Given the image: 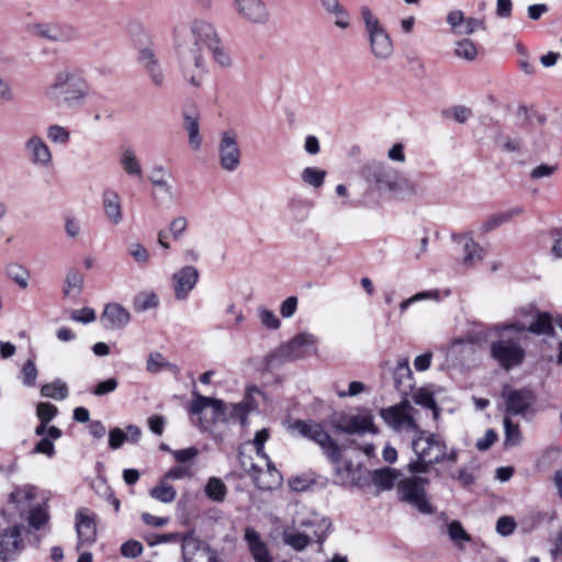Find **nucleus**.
Here are the masks:
<instances>
[{
  "label": "nucleus",
  "mask_w": 562,
  "mask_h": 562,
  "mask_svg": "<svg viewBox=\"0 0 562 562\" xmlns=\"http://www.w3.org/2000/svg\"><path fill=\"white\" fill-rule=\"evenodd\" d=\"M173 46L183 78L193 87H200L207 71L204 50L213 63L222 69H228L234 61L226 49L216 27L204 19H194L173 31Z\"/></svg>",
  "instance_id": "obj_1"
},
{
  "label": "nucleus",
  "mask_w": 562,
  "mask_h": 562,
  "mask_svg": "<svg viewBox=\"0 0 562 562\" xmlns=\"http://www.w3.org/2000/svg\"><path fill=\"white\" fill-rule=\"evenodd\" d=\"M412 449L416 457L407 464V470L412 474L428 473L432 465L446 461L456 463L459 457V450L449 449L440 435L420 428L414 434Z\"/></svg>",
  "instance_id": "obj_2"
},
{
  "label": "nucleus",
  "mask_w": 562,
  "mask_h": 562,
  "mask_svg": "<svg viewBox=\"0 0 562 562\" xmlns=\"http://www.w3.org/2000/svg\"><path fill=\"white\" fill-rule=\"evenodd\" d=\"M330 521L317 514H311L306 518H293L292 526L282 530V541L295 552H303L311 543H318V551L330 529Z\"/></svg>",
  "instance_id": "obj_3"
},
{
  "label": "nucleus",
  "mask_w": 562,
  "mask_h": 562,
  "mask_svg": "<svg viewBox=\"0 0 562 562\" xmlns=\"http://www.w3.org/2000/svg\"><path fill=\"white\" fill-rule=\"evenodd\" d=\"M89 93V85L77 74L61 70L56 74L54 81L46 88V98L59 108H81Z\"/></svg>",
  "instance_id": "obj_4"
},
{
  "label": "nucleus",
  "mask_w": 562,
  "mask_h": 562,
  "mask_svg": "<svg viewBox=\"0 0 562 562\" xmlns=\"http://www.w3.org/2000/svg\"><path fill=\"white\" fill-rule=\"evenodd\" d=\"M361 19L371 55L376 60H387L394 53L393 41L379 18L368 7H361Z\"/></svg>",
  "instance_id": "obj_5"
},
{
  "label": "nucleus",
  "mask_w": 562,
  "mask_h": 562,
  "mask_svg": "<svg viewBox=\"0 0 562 562\" xmlns=\"http://www.w3.org/2000/svg\"><path fill=\"white\" fill-rule=\"evenodd\" d=\"M317 346L318 338L314 334L302 331L270 353L267 361L270 366L295 361L308 355H316Z\"/></svg>",
  "instance_id": "obj_6"
},
{
  "label": "nucleus",
  "mask_w": 562,
  "mask_h": 562,
  "mask_svg": "<svg viewBox=\"0 0 562 562\" xmlns=\"http://www.w3.org/2000/svg\"><path fill=\"white\" fill-rule=\"evenodd\" d=\"M26 527L22 522H7L5 517L0 516V560L13 561L26 548L23 538Z\"/></svg>",
  "instance_id": "obj_7"
},
{
  "label": "nucleus",
  "mask_w": 562,
  "mask_h": 562,
  "mask_svg": "<svg viewBox=\"0 0 562 562\" xmlns=\"http://www.w3.org/2000/svg\"><path fill=\"white\" fill-rule=\"evenodd\" d=\"M27 32L52 43L67 44L79 40L78 29L67 22H33L27 25Z\"/></svg>",
  "instance_id": "obj_8"
},
{
  "label": "nucleus",
  "mask_w": 562,
  "mask_h": 562,
  "mask_svg": "<svg viewBox=\"0 0 562 562\" xmlns=\"http://www.w3.org/2000/svg\"><path fill=\"white\" fill-rule=\"evenodd\" d=\"M417 411L407 401L380 409L384 423L396 432H416L419 427L415 414Z\"/></svg>",
  "instance_id": "obj_9"
},
{
  "label": "nucleus",
  "mask_w": 562,
  "mask_h": 562,
  "mask_svg": "<svg viewBox=\"0 0 562 562\" xmlns=\"http://www.w3.org/2000/svg\"><path fill=\"white\" fill-rule=\"evenodd\" d=\"M429 480L423 476L405 477L398 481L397 492L401 501L416 507L423 514H432L434 507L429 503L425 487Z\"/></svg>",
  "instance_id": "obj_10"
},
{
  "label": "nucleus",
  "mask_w": 562,
  "mask_h": 562,
  "mask_svg": "<svg viewBox=\"0 0 562 562\" xmlns=\"http://www.w3.org/2000/svg\"><path fill=\"white\" fill-rule=\"evenodd\" d=\"M291 429L317 443L327 459L336 458L338 443L331 438L321 423L315 420L296 419Z\"/></svg>",
  "instance_id": "obj_11"
},
{
  "label": "nucleus",
  "mask_w": 562,
  "mask_h": 562,
  "mask_svg": "<svg viewBox=\"0 0 562 562\" xmlns=\"http://www.w3.org/2000/svg\"><path fill=\"white\" fill-rule=\"evenodd\" d=\"M217 151L222 169L233 172L239 167L241 150L238 145L237 133L235 131L227 130L221 134Z\"/></svg>",
  "instance_id": "obj_12"
},
{
  "label": "nucleus",
  "mask_w": 562,
  "mask_h": 562,
  "mask_svg": "<svg viewBox=\"0 0 562 562\" xmlns=\"http://www.w3.org/2000/svg\"><path fill=\"white\" fill-rule=\"evenodd\" d=\"M181 553L183 562H222L215 550L191 533L181 538Z\"/></svg>",
  "instance_id": "obj_13"
},
{
  "label": "nucleus",
  "mask_w": 562,
  "mask_h": 562,
  "mask_svg": "<svg viewBox=\"0 0 562 562\" xmlns=\"http://www.w3.org/2000/svg\"><path fill=\"white\" fill-rule=\"evenodd\" d=\"M24 151L30 164L41 170H50L54 167V156L52 149L37 134L31 135L24 142Z\"/></svg>",
  "instance_id": "obj_14"
},
{
  "label": "nucleus",
  "mask_w": 562,
  "mask_h": 562,
  "mask_svg": "<svg viewBox=\"0 0 562 562\" xmlns=\"http://www.w3.org/2000/svg\"><path fill=\"white\" fill-rule=\"evenodd\" d=\"M492 357L506 370L521 363L524 349L514 340H497L491 345Z\"/></svg>",
  "instance_id": "obj_15"
},
{
  "label": "nucleus",
  "mask_w": 562,
  "mask_h": 562,
  "mask_svg": "<svg viewBox=\"0 0 562 562\" xmlns=\"http://www.w3.org/2000/svg\"><path fill=\"white\" fill-rule=\"evenodd\" d=\"M398 171L382 162H371L364 168V175L369 182L374 183L380 192L392 193Z\"/></svg>",
  "instance_id": "obj_16"
},
{
  "label": "nucleus",
  "mask_w": 562,
  "mask_h": 562,
  "mask_svg": "<svg viewBox=\"0 0 562 562\" xmlns=\"http://www.w3.org/2000/svg\"><path fill=\"white\" fill-rule=\"evenodd\" d=\"M331 426L337 431L345 434H376L378 431L373 423V416L369 412L353 416L342 415L335 419Z\"/></svg>",
  "instance_id": "obj_17"
},
{
  "label": "nucleus",
  "mask_w": 562,
  "mask_h": 562,
  "mask_svg": "<svg viewBox=\"0 0 562 562\" xmlns=\"http://www.w3.org/2000/svg\"><path fill=\"white\" fill-rule=\"evenodd\" d=\"M192 394L194 398L190 404V415L200 416L205 408L210 407L213 413V422H229V417H227L229 404L225 403L222 400L203 396L195 391H193Z\"/></svg>",
  "instance_id": "obj_18"
},
{
  "label": "nucleus",
  "mask_w": 562,
  "mask_h": 562,
  "mask_svg": "<svg viewBox=\"0 0 562 562\" xmlns=\"http://www.w3.org/2000/svg\"><path fill=\"white\" fill-rule=\"evenodd\" d=\"M237 15L251 24H266L270 14L263 0H233Z\"/></svg>",
  "instance_id": "obj_19"
},
{
  "label": "nucleus",
  "mask_w": 562,
  "mask_h": 562,
  "mask_svg": "<svg viewBox=\"0 0 562 562\" xmlns=\"http://www.w3.org/2000/svg\"><path fill=\"white\" fill-rule=\"evenodd\" d=\"M76 532L78 537L77 550L83 546H91L97 540L95 514L81 508L76 514Z\"/></svg>",
  "instance_id": "obj_20"
},
{
  "label": "nucleus",
  "mask_w": 562,
  "mask_h": 562,
  "mask_svg": "<svg viewBox=\"0 0 562 562\" xmlns=\"http://www.w3.org/2000/svg\"><path fill=\"white\" fill-rule=\"evenodd\" d=\"M447 23L456 35H471L479 30H486L483 18L465 16L461 10L450 11L447 15Z\"/></svg>",
  "instance_id": "obj_21"
},
{
  "label": "nucleus",
  "mask_w": 562,
  "mask_h": 562,
  "mask_svg": "<svg viewBox=\"0 0 562 562\" xmlns=\"http://www.w3.org/2000/svg\"><path fill=\"white\" fill-rule=\"evenodd\" d=\"M200 273L193 266H184L172 274L175 297L183 301L198 283Z\"/></svg>",
  "instance_id": "obj_22"
},
{
  "label": "nucleus",
  "mask_w": 562,
  "mask_h": 562,
  "mask_svg": "<svg viewBox=\"0 0 562 562\" xmlns=\"http://www.w3.org/2000/svg\"><path fill=\"white\" fill-rule=\"evenodd\" d=\"M131 321V313L119 303H109L104 306L100 322L105 329H123Z\"/></svg>",
  "instance_id": "obj_23"
},
{
  "label": "nucleus",
  "mask_w": 562,
  "mask_h": 562,
  "mask_svg": "<svg viewBox=\"0 0 562 562\" xmlns=\"http://www.w3.org/2000/svg\"><path fill=\"white\" fill-rule=\"evenodd\" d=\"M502 396L506 402V411L509 414H524L532 402V393L528 390H514L506 385L503 389Z\"/></svg>",
  "instance_id": "obj_24"
},
{
  "label": "nucleus",
  "mask_w": 562,
  "mask_h": 562,
  "mask_svg": "<svg viewBox=\"0 0 562 562\" xmlns=\"http://www.w3.org/2000/svg\"><path fill=\"white\" fill-rule=\"evenodd\" d=\"M244 539L248 550L256 562H273L268 543L261 535L251 527L245 529Z\"/></svg>",
  "instance_id": "obj_25"
},
{
  "label": "nucleus",
  "mask_w": 562,
  "mask_h": 562,
  "mask_svg": "<svg viewBox=\"0 0 562 562\" xmlns=\"http://www.w3.org/2000/svg\"><path fill=\"white\" fill-rule=\"evenodd\" d=\"M182 126L188 133L189 145L192 149L198 150L202 145L200 135V112L195 106H190L182 112Z\"/></svg>",
  "instance_id": "obj_26"
},
{
  "label": "nucleus",
  "mask_w": 562,
  "mask_h": 562,
  "mask_svg": "<svg viewBox=\"0 0 562 562\" xmlns=\"http://www.w3.org/2000/svg\"><path fill=\"white\" fill-rule=\"evenodd\" d=\"M424 193L422 179L419 177H407L398 173L394 189L391 193L396 199H411Z\"/></svg>",
  "instance_id": "obj_27"
},
{
  "label": "nucleus",
  "mask_w": 562,
  "mask_h": 562,
  "mask_svg": "<svg viewBox=\"0 0 562 562\" xmlns=\"http://www.w3.org/2000/svg\"><path fill=\"white\" fill-rule=\"evenodd\" d=\"M505 328L515 329L517 331L528 330L537 335H549L553 333L551 317L547 313L537 314L536 318L529 325L520 322H515L505 326Z\"/></svg>",
  "instance_id": "obj_28"
},
{
  "label": "nucleus",
  "mask_w": 562,
  "mask_h": 562,
  "mask_svg": "<svg viewBox=\"0 0 562 562\" xmlns=\"http://www.w3.org/2000/svg\"><path fill=\"white\" fill-rule=\"evenodd\" d=\"M26 521L29 524V528H26V532L33 531H48L49 530V521L50 514L48 510V505L46 502L42 504H37L30 508Z\"/></svg>",
  "instance_id": "obj_29"
},
{
  "label": "nucleus",
  "mask_w": 562,
  "mask_h": 562,
  "mask_svg": "<svg viewBox=\"0 0 562 562\" xmlns=\"http://www.w3.org/2000/svg\"><path fill=\"white\" fill-rule=\"evenodd\" d=\"M334 467L335 482L340 485H347L355 481L356 469L352 461L342 458L341 448L337 449L336 458L328 459Z\"/></svg>",
  "instance_id": "obj_30"
},
{
  "label": "nucleus",
  "mask_w": 562,
  "mask_h": 562,
  "mask_svg": "<svg viewBox=\"0 0 562 562\" xmlns=\"http://www.w3.org/2000/svg\"><path fill=\"white\" fill-rule=\"evenodd\" d=\"M38 497V488L34 485L25 484L16 486L9 494L8 502L15 505L18 509L24 510L31 507L32 503Z\"/></svg>",
  "instance_id": "obj_31"
},
{
  "label": "nucleus",
  "mask_w": 562,
  "mask_h": 562,
  "mask_svg": "<svg viewBox=\"0 0 562 562\" xmlns=\"http://www.w3.org/2000/svg\"><path fill=\"white\" fill-rule=\"evenodd\" d=\"M102 204L106 218L114 225L120 224L123 213L119 194L114 190H105L102 194Z\"/></svg>",
  "instance_id": "obj_32"
},
{
  "label": "nucleus",
  "mask_w": 562,
  "mask_h": 562,
  "mask_svg": "<svg viewBox=\"0 0 562 562\" xmlns=\"http://www.w3.org/2000/svg\"><path fill=\"white\" fill-rule=\"evenodd\" d=\"M120 165L126 175L130 177L140 179L143 177V169L136 153L133 148H125L120 156Z\"/></svg>",
  "instance_id": "obj_33"
},
{
  "label": "nucleus",
  "mask_w": 562,
  "mask_h": 562,
  "mask_svg": "<svg viewBox=\"0 0 562 562\" xmlns=\"http://www.w3.org/2000/svg\"><path fill=\"white\" fill-rule=\"evenodd\" d=\"M169 173L164 166H155L148 177L149 182L159 189L168 198H172V187L169 182Z\"/></svg>",
  "instance_id": "obj_34"
},
{
  "label": "nucleus",
  "mask_w": 562,
  "mask_h": 562,
  "mask_svg": "<svg viewBox=\"0 0 562 562\" xmlns=\"http://www.w3.org/2000/svg\"><path fill=\"white\" fill-rule=\"evenodd\" d=\"M400 477V471L391 468H384L373 472L372 482L382 490H390L396 482L398 483Z\"/></svg>",
  "instance_id": "obj_35"
},
{
  "label": "nucleus",
  "mask_w": 562,
  "mask_h": 562,
  "mask_svg": "<svg viewBox=\"0 0 562 562\" xmlns=\"http://www.w3.org/2000/svg\"><path fill=\"white\" fill-rule=\"evenodd\" d=\"M83 276L79 271H69L65 279L63 293L67 297L77 299L80 296L83 288Z\"/></svg>",
  "instance_id": "obj_36"
},
{
  "label": "nucleus",
  "mask_w": 562,
  "mask_h": 562,
  "mask_svg": "<svg viewBox=\"0 0 562 562\" xmlns=\"http://www.w3.org/2000/svg\"><path fill=\"white\" fill-rule=\"evenodd\" d=\"M149 495L160 503L170 504L176 499L177 491L168 483V481L161 479L153 488H150Z\"/></svg>",
  "instance_id": "obj_37"
},
{
  "label": "nucleus",
  "mask_w": 562,
  "mask_h": 562,
  "mask_svg": "<svg viewBox=\"0 0 562 562\" xmlns=\"http://www.w3.org/2000/svg\"><path fill=\"white\" fill-rule=\"evenodd\" d=\"M521 213L522 209L517 206L505 212L493 214L483 223L482 229L484 232H490L504 223L509 222L514 216H518Z\"/></svg>",
  "instance_id": "obj_38"
},
{
  "label": "nucleus",
  "mask_w": 562,
  "mask_h": 562,
  "mask_svg": "<svg viewBox=\"0 0 562 562\" xmlns=\"http://www.w3.org/2000/svg\"><path fill=\"white\" fill-rule=\"evenodd\" d=\"M326 175L327 172L324 169L306 167L301 172V179L305 184L319 189L324 184Z\"/></svg>",
  "instance_id": "obj_39"
},
{
  "label": "nucleus",
  "mask_w": 562,
  "mask_h": 562,
  "mask_svg": "<svg viewBox=\"0 0 562 562\" xmlns=\"http://www.w3.org/2000/svg\"><path fill=\"white\" fill-rule=\"evenodd\" d=\"M41 394L44 397L54 400H65L68 396V386L65 382L57 379L52 383L44 384L41 389Z\"/></svg>",
  "instance_id": "obj_40"
},
{
  "label": "nucleus",
  "mask_w": 562,
  "mask_h": 562,
  "mask_svg": "<svg viewBox=\"0 0 562 562\" xmlns=\"http://www.w3.org/2000/svg\"><path fill=\"white\" fill-rule=\"evenodd\" d=\"M280 481V473L270 464H268L267 473L261 472L259 476L255 477L256 485L261 490H271L279 485Z\"/></svg>",
  "instance_id": "obj_41"
},
{
  "label": "nucleus",
  "mask_w": 562,
  "mask_h": 562,
  "mask_svg": "<svg viewBox=\"0 0 562 562\" xmlns=\"http://www.w3.org/2000/svg\"><path fill=\"white\" fill-rule=\"evenodd\" d=\"M204 491L207 497L215 502H223L227 493L225 484L217 477H211Z\"/></svg>",
  "instance_id": "obj_42"
},
{
  "label": "nucleus",
  "mask_w": 562,
  "mask_h": 562,
  "mask_svg": "<svg viewBox=\"0 0 562 562\" xmlns=\"http://www.w3.org/2000/svg\"><path fill=\"white\" fill-rule=\"evenodd\" d=\"M454 55L458 58L465 59L468 61H472L477 56V48L473 41L469 38H463L456 43Z\"/></svg>",
  "instance_id": "obj_43"
},
{
  "label": "nucleus",
  "mask_w": 562,
  "mask_h": 562,
  "mask_svg": "<svg viewBox=\"0 0 562 562\" xmlns=\"http://www.w3.org/2000/svg\"><path fill=\"white\" fill-rule=\"evenodd\" d=\"M414 402L420 406L432 411L434 418L439 416V407L437 406L434 395L427 389H419L413 395Z\"/></svg>",
  "instance_id": "obj_44"
},
{
  "label": "nucleus",
  "mask_w": 562,
  "mask_h": 562,
  "mask_svg": "<svg viewBox=\"0 0 562 562\" xmlns=\"http://www.w3.org/2000/svg\"><path fill=\"white\" fill-rule=\"evenodd\" d=\"M504 428H505V441L504 445L506 447H515L521 442V432L517 424H514L510 418L505 417L504 419Z\"/></svg>",
  "instance_id": "obj_45"
},
{
  "label": "nucleus",
  "mask_w": 562,
  "mask_h": 562,
  "mask_svg": "<svg viewBox=\"0 0 562 562\" xmlns=\"http://www.w3.org/2000/svg\"><path fill=\"white\" fill-rule=\"evenodd\" d=\"M448 535L451 541H453L459 548L463 547V542H469L471 540L470 535L458 520H453L448 525Z\"/></svg>",
  "instance_id": "obj_46"
},
{
  "label": "nucleus",
  "mask_w": 562,
  "mask_h": 562,
  "mask_svg": "<svg viewBox=\"0 0 562 562\" xmlns=\"http://www.w3.org/2000/svg\"><path fill=\"white\" fill-rule=\"evenodd\" d=\"M46 134L48 139L54 144L66 145L70 139L69 131L58 124H52L47 127Z\"/></svg>",
  "instance_id": "obj_47"
},
{
  "label": "nucleus",
  "mask_w": 562,
  "mask_h": 562,
  "mask_svg": "<svg viewBox=\"0 0 562 562\" xmlns=\"http://www.w3.org/2000/svg\"><path fill=\"white\" fill-rule=\"evenodd\" d=\"M159 304L158 296L155 293H140L134 299V308L138 312H145L157 307Z\"/></svg>",
  "instance_id": "obj_48"
},
{
  "label": "nucleus",
  "mask_w": 562,
  "mask_h": 562,
  "mask_svg": "<svg viewBox=\"0 0 562 562\" xmlns=\"http://www.w3.org/2000/svg\"><path fill=\"white\" fill-rule=\"evenodd\" d=\"M248 401H241L240 403L229 404L228 416L229 422H238L243 426L246 425L247 416L249 414L247 409Z\"/></svg>",
  "instance_id": "obj_49"
},
{
  "label": "nucleus",
  "mask_w": 562,
  "mask_h": 562,
  "mask_svg": "<svg viewBox=\"0 0 562 562\" xmlns=\"http://www.w3.org/2000/svg\"><path fill=\"white\" fill-rule=\"evenodd\" d=\"M463 263L465 266H473L474 263L482 259V248L472 239L467 240V243L463 246Z\"/></svg>",
  "instance_id": "obj_50"
},
{
  "label": "nucleus",
  "mask_w": 562,
  "mask_h": 562,
  "mask_svg": "<svg viewBox=\"0 0 562 562\" xmlns=\"http://www.w3.org/2000/svg\"><path fill=\"white\" fill-rule=\"evenodd\" d=\"M128 255L140 266H146L150 261V254L140 243H132L127 247Z\"/></svg>",
  "instance_id": "obj_51"
},
{
  "label": "nucleus",
  "mask_w": 562,
  "mask_h": 562,
  "mask_svg": "<svg viewBox=\"0 0 562 562\" xmlns=\"http://www.w3.org/2000/svg\"><path fill=\"white\" fill-rule=\"evenodd\" d=\"M422 300H439V291L432 290V291H424L416 293L415 295L408 297L407 300H404L400 304V314L403 315L406 310L416 302H419Z\"/></svg>",
  "instance_id": "obj_52"
},
{
  "label": "nucleus",
  "mask_w": 562,
  "mask_h": 562,
  "mask_svg": "<svg viewBox=\"0 0 562 562\" xmlns=\"http://www.w3.org/2000/svg\"><path fill=\"white\" fill-rule=\"evenodd\" d=\"M412 379V371L408 364L407 359H400L397 361V366L394 371V382L396 384V387L400 389L401 385L405 382V380Z\"/></svg>",
  "instance_id": "obj_53"
},
{
  "label": "nucleus",
  "mask_w": 562,
  "mask_h": 562,
  "mask_svg": "<svg viewBox=\"0 0 562 562\" xmlns=\"http://www.w3.org/2000/svg\"><path fill=\"white\" fill-rule=\"evenodd\" d=\"M258 315L261 324L267 328L278 329L280 327V321L272 311L266 307H260L258 310Z\"/></svg>",
  "instance_id": "obj_54"
},
{
  "label": "nucleus",
  "mask_w": 562,
  "mask_h": 562,
  "mask_svg": "<svg viewBox=\"0 0 562 562\" xmlns=\"http://www.w3.org/2000/svg\"><path fill=\"white\" fill-rule=\"evenodd\" d=\"M188 228V220L184 216L175 217L169 225V234L178 240Z\"/></svg>",
  "instance_id": "obj_55"
},
{
  "label": "nucleus",
  "mask_w": 562,
  "mask_h": 562,
  "mask_svg": "<svg viewBox=\"0 0 562 562\" xmlns=\"http://www.w3.org/2000/svg\"><path fill=\"white\" fill-rule=\"evenodd\" d=\"M57 413V407L50 403H40L36 407V415L44 423L50 422Z\"/></svg>",
  "instance_id": "obj_56"
},
{
  "label": "nucleus",
  "mask_w": 562,
  "mask_h": 562,
  "mask_svg": "<svg viewBox=\"0 0 562 562\" xmlns=\"http://www.w3.org/2000/svg\"><path fill=\"white\" fill-rule=\"evenodd\" d=\"M558 170L557 165H548V164H541L537 167H535L530 171V178L532 180H540L543 178H550L554 175V172Z\"/></svg>",
  "instance_id": "obj_57"
},
{
  "label": "nucleus",
  "mask_w": 562,
  "mask_h": 562,
  "mask_svg": "<svg viewBox=\"0 0 562 562\" xmlns=\"http://www.w3.org/2000/svg\"><path fill=\"white\" fill-rule=\"evenodd\" d=\"M70 318L78 323L89 324L95 321V312L93 308L90 307L74 310L70 313Z\"/></svg>",
  "instance_id": "obj_58"
},
{
  "label": "nucleus",
  "mask_w": 562,
  "mask_h": 562,
  "mask_svg": "<svg viewBox=\"0 0 562 562\" xmlns=\"http://www.w3.org/2000/svg\"><path fill=\"white\" fill-rule=\"evenodd\" d=\"M22 380L23 383L27 386H32L35 384V380L37 376V369L33 360H27L22 368Z\"/></svg>",
  "instance_id": "obj_59"
},
{
  "label": "nucleus",
  "mask_w": 562,
  "mask_h": 562,
  "mask_svg": "<svg viewBox=\"0 0 562 562\" xmlns=\"http://www.w3.org/2000/svg\"><path fill=\"white\" fill-rule=\"evenodd\" d=\"M168 366V362L164 358V356L159 352H153L149 355L147 359V371L151 373H157L161 371L165 367Z\"/></svg>",
  "instance_id": "obj_60"
},
{
  "label": "nucleus",
  "mask_w": 562,
  "mask_h": 562,
  "mask_svg": "<svg viewBox=\"0 0 562 562\" xmlns=\"http://www.w3.org/2000/svg\"><path fill=\"white\" fill-rule=\"evenodd\" d=\"M335 21V25L341 30H346L350 26V15L345 7H340L329 13Z\"/></svg>",
  "instance_id": "obj_61"
},
{
  "label": "nucleus",
  "mask_w": 562,
  "mask_h": 562,
  "mask_svg": "<svg viewBox=\"0 0 562 562\" xmlns=\"http://www.w3.org/2000/svg\"><path fill=\"white\" fill-rule=\"evenodd\" d=\"M143 552V546L137 540H128L121 547V553L125 558H136Z\"/></svg>",
  "instance_id": "obj_62"
},
{
  "label": "nucleus",
  "mask_w": 562,
  "mask_h": 562,
  "mask_svg": "<svg viewBox=\"0 0 562 562\" xmlns=\"http://www.w3.org/2000/svg\"><path fill=\"white\" fill-rule=\"evenodd\" d=\"M516 522L514 518L509 516H503L498 518L496 522V531L502 536H509L514 532Z\"/></svg>",
  "instance_id": "obj_63"
},
{
  "label": "nucleus",
  "mask_w": 562,
  "mask_h": 562,
  "mask_svg": "<svg viewBox=\"0 0 562 562\" xmlns=\"http://www.w3.org/2000/svg\"><path fill=\"white\" fill-rule=\"evenodd\" d=\"M117 380L115 378H110L105 381H102L98 383L92 391V393L97 396H102L105 394H109L111 392H114L117 387Z\"/></svg>",
  "instance_id": "obj_64"
}]
</instances>
